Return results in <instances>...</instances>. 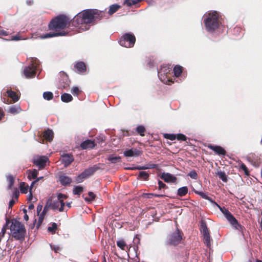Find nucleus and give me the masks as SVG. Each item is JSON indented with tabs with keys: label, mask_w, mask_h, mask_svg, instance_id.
<instances>
[{
	"label": "nucleus",
	"mask_w": 262,
	"mask_h": 262,
	"mask_svg": "<svg viewBox=\"0 0 262 262\" xmlns=\"http://www.w3.org/2000/svg\"><path fill=\"white\" fill-rule=\"evenodd\" d=\"M104 16V12L103 11L95 9L84 10L74 17L72 24L81 30H87L91 25L101 19Z\"/></svg>",
	"instance_id": "obj_1"
},
{
	"label": "nucleus",
	"mask_w": 262,
	"mask_h": 262,
	"mask_svg": "<svg viewBox=\"0 0 262 262\" xmlns=\"http://www.w3.org/2000/svg\"><path fill=\"white\" fill-rule=\"evenodd\" d=\"M204 23L208 32L214 31L219 26V14L216 11H210L204 15Z\"/></svg>",
	"instance_id": "obj_2"
},
{
	"label": "nucleus",
	"mask_w": 262,
	"mask_h": 262,
	"mask_svg": "<svg viewBox=\"0 0 262 262\" xmlns=\"http://www.w3.org/2000/svg\"><path fill=\"white\" fill-rule=\"evenodd\" d=\"M10 231L12 236L17 240L23 238L26 232L24 225L16 220L12 221Z\"/></svg>",
	"instance_id": "obj_3"
},
{
	"label": "nucleus",
	"mask_w": 262,
	"mask_h": 262,
	"mask_svg": "<svg viewBox=\"0 0 262 262\" xmlns=\"http://www.w3.org/2000/svg\"><path fill=\"white\" fill-rule=\"evenodd\" d=\"M69 23V19L67 16L61 15L52 19L49 25V27L50 30L58 31L66 28Z\"/></svg>",
	"instance_id": "obj_4"
},
{
	"label": "nucleus",
	"mask_w": 262,
	"mask_h": 262,
	"mask_svg": "<svg viewBox=\"0 0 262 262\" xmlns=\"http://www.w3.org/2000/svg\"><path fill=\"white\" fill-rule=\"evenodd\" d=\"M216 206L219 208L222 213L224 214L226 219L232 225V226L237 230L242 231L243 230L242 226L238 224L236 219L229 211V210L224 207H221L216 203Z\"/></svg>",
	"instance_id": "obj_5"
},
{
	"label": "nucleus",
	"mask_w": 262,
	"mask_h": 262,
	"mask_svg": "<svg viewBox=\"0 0 262 262\" xmlns=\"http://www.w3.org/2000/svg\"><path fill=\"white\" fill-rule=\"evenodd\" d=\"M67 198V196L62 193H58L57 194V199L53 200L51 199V209L54 211L58 210L60 212H62L64 210V206L65 203L64 200Z\"/></svg>",
	"instance_id": "obj_6"
},
{
	"label": "nucleus",
	"mask_w": 262,
	"mask_h": 262,
	"mask_svg": "<svg viewBox=\"0 0 262 262\" xmlns=\"http://www.w3.org/2000/svg\"><path fill=\"white\" fill-rule=\"evenodd\" d=\"M37 62L38 60L36 59H32V63L24 68L23 72L27 78H32L35 77L36 71L39 70Z\"/></svg>",
	"instance_id": "obj_7"
},
{
	"label": "nucleus",
	"mask_w": 262,
	"mask_h": 262,
	"mask_svg": "<svg viewBox=\"0 0 262 262\" xmlns=\"http://www.w3.org/2000/svg\"><path fill=\"white\" fill-rule=\"evenodd\" d=\"M171 68L169 66L164 65L158 71V77L160 80L166 84H170L173 82L168 78L167 74L169 73Z\"/></svg>",
	"instance_id": "obj_8"
},
{
	"label": "nucleus",
	"mask_w": 262,
	"mask_h": 262,
	"mask_svg": "<svg viewBox=\"0 0 262 262\" xmlns=\"http://www.w3.org/2000/svg\"><path fill=\"white\" fill-rule=\"evenodd\" d=\"M135 41V36L133 34L126 33L121 37L119 43L121 46L126 48H131L134 45Z\"/></svg>",
	"instance_id": "obj_9"
},
{
	"label": "nucleus",
	"mask_w": 262,
	"mask_h": 262,
	"mask_svg": "<svg viewBox=\"0 0 262 262\" xmlns=\"http://www.w3.org/2000/svg\"><path fill=\"white\" fill-rule=\"evenodd\" d=\"M182 239L181 231L177 229L176 231L169 234L167 237V244L170 245H177Z\"/></svg>",
	"instance_id": "obj_10"
},
{
	"label": "nucleus",
	"mask_w": 262,
	"mask_h": 262,
	"mask_svg": "<svg viewBox=\"0 0 262 262\" xmlns=\"http://www.w3.org/2000/svg\"><path fill=\"white\" fill-rule=\"evenodd\" d=\"M99 169L98 165H95L92 167H91L85 169L83 172L79 175L76 181L77 183H80L82 182L83 180L92 175L95 171Z\"/></svg>",
	"instance_id": "obj_11"
},
{
	"label": "nucleus",
	"mask_w": 262,
	"mask_h": 262,
	"mask_svg": "<svg viewBox=\"0 0 262 262\" xmlns=\"http://www.w3.org/2000/svg\"><path fill=\"white\" fill-rule=\"evenodd\" d=\"M201 231L204 236V242L207 247L210 246V236L206 224L204 222L201 223Z\"/></svg>",
	"instance_id": "obj_12"
},
{
	"label": "nucleus",
	"mask_w": 262,
	"mask_h": 262,
	"mask_svg": "<svg viewBox=\"0 0 262 262\" xmlns=\"http://www.w3.org/2000/svg\"><path fill=\"white\" fill-rule=\"evenodd\" d=\"M48 160V158L45 156L36 157L33 159V162L40 169L43 168Z\"/></svg>",
	"instance_id": "obj_13"
},
{
	"label": "nucleus",
	"mask_w": 262,
	"mask_h": 262,
	"mask_svg": "<svg viewBox=\"0 0 262 262\" xmlns=\"http://www.w3.org/2000/svg\"><path fill=\"white\" fill-rule=\"evenodd\" d=\"M61 162L64 164L65 167L70 165L74 161L73 156L69 154H64L62 155Z\"/></svg>",
	"instance_id": "obj_14"
},
{
	"label": "nucleus",
	"mask_w": 262,
	"mask_h": 262,
	"mask_svg": "<svg viewBox=\"0 0 262 262\" xmlns=\"http://www.w3.org/2000/svg\"><path fill=\"white\" fill-rule=\"evenodd\" d=\"M161 178L167 183H174L177 180V178L169 173H163Z\"/></svg>",
	"instance_id": "obj_15"
},
{
	"label": "nucleus",
	"mask_w": 262,
	"mask_h": 262,
	"mask_svg": "<svg viewBox=\"0 0 262 262\" xmlns=\"http://www.w3.org/2000/svg\"><path fill=\"white\" fill-rule=\"evenodd\" d=\"M208 147L214 151L216 154L219 155L224 156L226 152V150L223 147L220 146H215L210 144L208 146Z\"/></svg>",
	"instance_id": "obj_16"
},
{
	"label": "nucleus",
	"mask_w": 262,
	"mask_h": 262,
	"mask_svg": "<svg viewBox=\"0 0 262 262\" xmlns=\"http://www.w3.org/2000/svg\"><path fill=\"white\" fill-rule=\"evenodd\" d=\"M123 154L126 157H137L141 154V151L136 148H132L125 151Z\"/></svg>",
	"instance_id": "obj_17"
},
{
	"label": "nucleus",
	"mask_w": 262,
	"mask_h": 262,
	"mask_svg": "<svg viewBox=\"0 0 262 262\" xmlns=\"http://www.w3.org/2000/svg\"><path fill=\"white\" fill-rule=\"evenodd\" d=\"M95 145L94 141L91 140H86L82 142L80 144V147L83 149L93 148Z\"/></svg>",
	"instance_id": "obj_18"
},
{
	"label": "nucleus",
	"mask_w": 262,
	"mask_h": 262,
	"mask_svg": "<svg viewBox=\"0 0 262 262\" xmlns=\"http://www.w3.org/2000/svg\"><path fill=\"white\" fill-rule=\"evenodd\" d=\"M67 33L65 31H61L59 33H47L40 36L41 39H45L58 36H64Z\"/></svg>",
	"instance_id": "obj_19"
},
{
	"label": "nucleus",
	"mask_w": 262,
	"mask_h": 262,
	"mask_svg": "<svg viewBox=\"0 0 262 262\" xmlns=\"http://www.w3.org/2000/svg\"><path fill=\"white\" fill-rule=\"evenodd\" d=\"M75 68L76 69L77 72L79 73H83L86 70V66L84 62H78L74 66Z\"/></svg>",
	"instance_id": "obj_20"
},
{
	"label": "nucleus",
	"mask_w": 262,
	"mask_h": 262,
	"mask_svg": "<svg viewBox=\"0 0 262 262\" xmlns=\"http://www.w3.org/2000/svg\"><path fill=\"white\" fill-rule=\"evenodd\" d=\"M59 181L62 185H68L71 183L72 180L68 176L61 175L59 177Z\"/></svg>",
	"instance_id": "obj_21"
},
{
	"label": "nucleus",
	"mask_w": 262,
	"mask_h": 262,
	"mask_svg": "<svg viewBox=\"0 0 262 262\" xmlns=\"http://www.w3.org/2000/svg\"><path fill=\"white\" fill-rule=\"evenodd\" d=\"M28 178L29 180L35 179L38 175V171L35 169L33 170H28L27 171Z\"/></svg>",
	"instance_id": "obj_22"
},
{
	"label": "nucleus",
	"mask_w": 262,
	"mask_h": 262,
	"mask_svg": "<svg viewBox=\"0 0 262 262\" xmlns=\"http://www.w3.org/2000/svg\"><path fill=\"white\" fill-rule=\"evenodd\" d=\"M54 133L53 132L48 129L44 132L43 137L48 141L51 142L53 140Z\"/></svg>",
	"instance_id": "obj_23"
},
{
	"label": "nucleus",
	"mask_w": 262,
	"mask_h": 262,
	"mask_svg": "<svg viewBox=\"0 0 262 262\" xmlns=\"http://www.w3.org/2000/svg\"><path fill=\"white\" fill-rule=\"evenodd\" d=\"M21 111V109L20 107L17 105L10 106L9 108V112L12 114H18Z\"/></svg>",
	"instance_id": "obj_24"
},
{
	"label": "nucleus",
	"mask_w": 262,
	"mask_h": 262,
	"mask_svg": "<svg viewBox=\"0 0 262 262\" xmlns=\"http://www.w3.org/2000/svg\"><path fill=\"white\" fill-rule=\"evenodd\" d=\"M188 191V189L187 186H183L179 188L177 191V195L180 196H185Z\"/></svg>",
	"instance_id": "obj_25"
},
{
	"label": "nucleus",
	"mask_w": 262,
	"mask_h": 262,
	"mask_svg": "<svg viewBox=\"0 0 262 262\" xmlns=\"http://www.w3.org/2000/svg\"><path fill=\"white\" fill-rule=\"evenodd\" d=\"M6 93L8 94V96L11 98L14 102H16L19 100V97L14 91L8 90Z\"/></svg>",
	"instance_id": "obj_26"
},
{
	"label": "nucleus",
	"mask_w": 262,
	"mask_h": 262,
	"mask_svg": "<svg viewBox=\"0 0 262 262\" xmlns=\"http://www.w3.org/2000/svg\"><path fill=\"white\" fill-rule=\"evenodd\" d=\"M61 99L64 102H69L73 99L71 95L68 93H64L61 96Z\"/></svg>",
	"instance_id": "obj_27"
},
{
	"label": "nucleus",
	"mask_w": 262,
	"mask_h": 262,
	"mask_svg": "<svg viewBox=\"0 0 262 262\" xmlns=\"http://www.w3.org/2000/svg\"><path fill=\"white\" fill-rule=\"evenodd\" d=\"M46 213L45 212H44L43 211H42L41 212H40L39 213V214H37V215L38 216V222H37V228H39V227L41 224V223L44 219L45 215H46Z\"/></svg>",
	"instance_id": "obj_28"
},
{
	"label": "nucleus",
	"mask_w": 262,
	"mask_h": 262,
	"mask_svg": "<svg viewBox=\"0 0 262 262\" xmlns=\"http://www.w3.org/2000/svg\"><path fill=\"white\" fill-rule=\"evenodd\" d=\"M182 72V67L180 66L177 65L173 68V73L176 77H179Z\"/></svg>",
	"instance_id": "obj_29"
},
{
	"label": "nucleus",
	"mask_w": 262,
	"mask_h": 262,
	"mask_svg": "<svg viewBox=\"0 0 262 262\" xmlns=\"http://www.w3.org/2000/svg\"><path fill=\"white\" fill-rule=\"evenodd\" d=\"M121 158L119 156H114L112 155L108 157L109 160L112 163H117L120 162Z\"/></svg>",
	"instance_id": "obj_30"
},
{
	"label": "nucleus",
	"mask_w": 262,
	"mask_h": 262,
	"mask_svg": "<svg viewBox=\"0 0 262 262\" xmlns=\"http://www.w3.org/2000/svg\"><path fill=\"white\" fill-rule=\"evenodd\" d=\"M120 8V6L117 4L113 5L110 6L109 10H108V13L110 15L113 14L115 12H116L118 9Z\"/></svg>",
	"instance_id": "obj_31"
},
{
	"label": "nucleus",
	"mask_w": 262,
	"mask_h": 262,
	"mask_svg": "<svg viewBox=\"0 0 262 262\" xmlns=\"http://www.w3.org/2000/svg\"><path fill=\"white\" fill-rule=\"evenodd\" d=\"M7 181L8 182V189L11 190L15 189V188L13 187L14 179L12 176H9L7 177Z\"/></svg>",
	"instance_id": "obj_32"
},
{
	"label": "nucleus",
	"mask_w": 262,
	"mask_h": 262,
	"mask_svg": "<svg viewBox=\"0 0 262 262\" xmlns=\"http://www.w3.org/2000/svg\"><path fill=\"white\" fill-rule=\"evenodd\" d=\"M36 179L34 181H33L31 185H30V196H29V200H31V198L32 197V193L31 192V190H32V188L33 187V186H34V185L35 184H36L38 181H39V180H41L42 179H43V177H40L39 178H36Z\"/></svg>",
	"instance_id": "obj_33"
},
{
	"label": "nucleus",
	"mask_w": 262,
	"mask_h": 262,
	"mask_svg": "<svg viewBox=\"0 0 262 262\" xmlns=\"http://www.w3.org/2000/svg\"><path fill=\"white\" fill-rule=\"evenodd\" d=\"M52 206V204H51V199H49L47 202H46V204L42 210V211H43L44 212H45L46 213H47L49 210L51 208V206Z\"/></svg>",
	"instance_id": "obj_34"
},
{
	"label": "nucleus",
	"mask_w": 262,
	"mask_h": 262,
	"mask_svg": "<svg viewBox=\"0 0 262 262\" xmlns=\"http://www.w3.org/2000/svg\"><path fill=\"white\" fill-rule=\"evenodd\" d=\"M20 192L23 193H27L28 190V185H26L24 182L20 184Z\"/></svg>",
	"instance_id": "obj_35"
},
{
	"label": "nucleus",
	"mask_w": 262,
	"mask_h": 262,
	"mask_svg": "<svg viewBox=\"0 0 262 262\" xmlns=\"http://www.w3.org/2000/svg\"><path fill=\"white\" fill-rule=\"evenodd\" d=\"M43 97L46 100H50L53 98V95L51 92H46L43 94Z\"/></svg>",
	"instance_id": "obj_36"
},
{
	"label": "nucleus",
	"mask_w": 262,
	"mask_h": 262,
	"mask_svg": "<svg viewBox=\"0 0 262 262\" xmlns=\"http://www.w3.org/2000/svg\"><path fill=\"white\" fill-rule=\"evenodd\" d=\"M83 191V187L80 186H75L73 189V193L74 194L80 195Z\"/></svg>",
	"instance_id": "obj_37"
},
{
	"label": "nucleus",
	"mask_w": 262,
	"mask_h": 262,
	"mask_svg": "<svg viewBox=\"0 0 262 262\" xmlns=\"http://www.w3.org/2000/svg\"><path fill=\"white\" fill-rule=\"evenodd\" d=\"M195 193L200 196H201L202 198L207 200H210V198L208 196L207 194L205 192H204L203 191H195Z\"/></svg>",
	"instance_id": "obj_38"
},
{
	"label": "nucleus",
	"mask_w": 262,
	"mask_h": 262,
	"mask_svg": "<svg viewBox=\"0 0 262 262\" xmlns=\"http://www.w3.org/2000/svg\"><path fill=\"white\" fill-rule=\"evenodd\" d=\"M217 175L223 181L226 182H227V177L225 173L223 171H218L217 173Z\"/></svg>",
	"instance_id": "obj_39"
},
{
	"label": "nucleus",
	"mask_w": 262,
	"mask_h": 262,
	"mask_svg": "<svg viewBox=\"0 0 262 262\" xmlns=\"http://www.w3.org/2000/svg\"><path fill=\"white\" fill-rule=\"evenodd\" d=\"M141 0H125L124 4H126L128 6H131L137 4Z\"/></svg>",
	"instance_id": "obj_40"
},
{
	"label": "nucleus",
	"mask_w": 262,
	"mask_h": 262,
	"mask_svg": "<svg viewBox=\"0 0 262 262\" xmlns=\"http://www.w3.org/2000/svg\"><path fill=\"white\" fill-rule=\"evenodd\" d=\"M149 177L148 173L146 171H140L139 173V177L142 179L144 180H147Z\"/></svg>",
	"instance_id": "obj_41"
},
{
	"label": "nucleus",
	"mask_w": 262,
	"mask_h": 262,
	"mask_svg": "<svg viewBox=\"0 0 262 262\" xmlns=\"http://www.w3.org/2000/svg\"><path fill=\"white\" fill-rule=\"evenodd\" d=\"M165 138L173 141L176 139V135L173 134H165L164 135Z\"/></svg>",
	"instance_id": "obj_42"
},
{
	"label": "nucleus",
	"mask_w": 262,
	"mask_h": 262,
	"mask_svg": "<svg viewBox=\"0 0 262 262\" xmlns=\"http://www.w3.org/2000/svg\"><path fill=\"white\" fill-rule=\"evenodd\" d=\"M136 131L141 136H143L144 135V133L145 132V128L142 125L138 126L136 128Z\"/></svg>",
	"instance_id": "obj_43"
},
{
	"label": "nucleus",
	"mask_w": 262,
	"mask_h": 262,
	"mask_svg": "<svg viewBox=\"0 0 262 262\" xmlns=\"http://www.w3.org/2000/svg\"><path fill=\"white\" fill-rule=\"evenodd\" d=\"M57 229V224L55 223H53L51 226H50L48 228V230L52 233H55V231Z\"/></svg>",
	"instance_id": "obj_44"
},
{
	"label": "nucleus",
	"mask_w": 262,
	"mask_h": 262,
	"mask_svg": "<svg viewBox=\"0 0 262 262\" xmlns=\"http://www.w3.org/2000/svg\"><path fill=\"white\" fill-rule=\"evenodd\" d=\"M117 245L122 250H124L126 247V244L123 240H120L117 241Z\"/></svg>",
	"instance_id": "obj_45"
},
{
	"label": "nucleus",
	"mask_w": 262,
	"mask_h": 262,
	"mask_svg": "<svg viewBox=\"0 0 262 262\" xmlns=\"http://www.w3.org/2000/svg\"><path fill=\"white\" fill-rule=\"evenodd\" d=\"M188 176H189L191 179L196 180L198 179V174L194 170H191L188 174Z\"/></svg>",
	"instance_id": "obj_46"
},
{
	"label": "nucleus",
	"mask_w": 262,
	"mask_h": 262,
	"mask_svg": "<svg viewBox=\"0 0 262 262\" xmlns=\"http://www.w3.org/2000/svg\"><path fill=\"white\" fill-rule=\"evenodd\" d=\"M176 138L179 141H186L187 139L186 137L182 134H177L176 135Z\"/></svg>",
	"instance_id": "obj_47"
},
{
	"label": "nucleus",
	"mask_w": 262,
	"mask_h": 262,
	"mask_svg": "<svg viewBox=\"0 0 262 262\" xmlns=\"http://www.w3.org/2000/svg\"><path fill=\"white\" fill-rule=\"evenodd\" d=\"M88 194H89V196H90V198H85L84 199L85 201L90 202V201L93 200L95 199V195L94 194L93 192H89Z\"/></svg>",
	"instance_id": "obj_48"
},
{
	"label": "nucleus",
	"mask_w": 262,
	"mask_h": 262,
	"mask_svg": "<svg viewBox=\"0 0 262 262\" xmlns=\"http://www.w3.org/2000/svg\"><path fill=\"white\" fill-rule=\"evenodd\" d=\"M22 39H26V38H23L20 36H19L18 34H17L16 35L12 36L11 37V38L9 40H13V41H18V40H22Z\"/></svg>",
	"instance_id": "obj_49"
},
{
	"label": "nucleus",
	"mask_w": 262,
	"mask_h": 262,
	"mask_svg": "<svg viewBox=\"0 0 262 262\" xmlns=\"http://www.w3.org/2000/svg\"><path fill=\"white\" fill-rule=\"evenodd\" d=\"M71 93L73 95L78 96L79 93V90L77 86L73 87L71 90Z\"/></svg>",
	"instance_id": "obj_50"
},
{
	"label": "nucleus",
	"mask_w": 262,
	"mask_h": 262,
	"mask_svg": "<svg viewBox=\"0 0 262 262\" xmlns=\"http://www.w3.org/2000/svg\"><path fill=\"white\" fill-rule=\"evenodd\" d=\"M12 191L13 195L14 198L16 199H17L18 198V196L19 195V192L17 188L13 189L11 190Z\"/></svg>",
	"instance_id": "obj_51"
},
{
	"label": "nucleus",
	"mask_w": 262,
	"mask_h": 262,
	"mask_svg": "<svg viewBox=\"0 0 262 262\" xmlns=\"http://www.w3.org/2000/svg\"><path fill=\"white\" fill-rule=\"evenodd\" d=\"M52 250H54L55 252H58L60 251L61 249L59 246L57 245H51Z\"/></svg>",
	"instance_id": "obj_52"
},
{
	"label": "nucleus",
	"mask_w": 262,
	"mask_h": 262,
	"mask_svg": "<svg viewBox=\"0 0 262 262\" xmlns=\"http://www.w3.org/2000/svg\"><path fill=\"white\" fill-rule=\"evenodd\" d=\"M241 168L244 171V172L246 175H249V172H248L247 168L245 164H241Z\"/></svg>",
	"instance_id": "obj_53"
},
{
	"label": "nucleus",
	"mask_w": 262,
	"mask_h": 262,
	"mask_svg": "<svg viewBox=\"0 0 262 262\" xmlns=\"http://www.w3.org/2000/svg\"><path fill=\"white\" fill-rule=\"evenodd\" d=\"M155 167V165H152V166H151L150 167H146V166H139L137 168V169H139V170L146 169L148 168H154Z\"/></svg>",
	"instance_id": "obj_54"
},
{
	"label": "nucleus",
	"mask_w": 262,
	"mask_h": 262,
	"mask_svg": "<svg viewBox=\"0 0 262 262\" xmlns=\"http://www.w3.org/2000/svg\"><path fill=\"white\" fill-rule=\"evenodd\" d=\"M42 207H43V206L41 204H39L37 206V209H36L37 214H39V213L42 211Z\"/></svg>",
	"instance_id": "obj_55"
},
{
	"label": "nucleus",
	"mask_w": 262,
	"mask_h": 262,
	"mask_svg": "<svg viewBox=\"0 0 262 262\" xmlns=\"http://www.w3.org/2000/svg\"><path fill=\"white\" fill-rule=\"evenodd\" d=\"M158 185L159 189L164 188L166 187V185L164 183H163L161 181H158Z\"/></svg>",
	"instance_id": "obj_56"
},
{
	"label": "nucleus",
	"mask_w": 262,
	"mask_h": 262,
	"mask_svg": "<svg viewBox=\"0 0 262 262\" xmlns=\"http://www.w3.org/2000/svg\"><path fill=\"white\" fill-rule=\"evenodd\" d=\"M6 228L4 227H3V228L2 229L1 232H0V240L4 236L6 233Z\"/></svg>",
	"instance_id": "obj_57"
},
{
	"label": "nucleus",
	"mask_w": 262,
	"mask_h": 262,
	"mask_svg": "<svg viewBox=\"0 0 262 262\" xmlns=\"http://www.w3.org/2000/svg\"><path fill=\"white\" fill-rule=\"evenodd\" d=\"M64 78H65V80L66 81V84L63 85H61V87H62L63 88H65L66 87H67L68 85H69V81H68V77L67 75L64 76Z\"/></svg>",
	"instance_id": "obj_58"
},
{
	"label": "nucleus",
	"mask_w": 262,
	"mask_h": 262,
	"mask_svg": "<svg viewBox=\"0 0 262 262\" xmlns=\"http://www.w3.org/2000/svg\"><path fill=\"white\" fill-rule=\"evenodd\" d=\"M8 35V33L4 30L0 31V36H7Z\"/></svg>",
	"instance_id": "obj_59"
},
{
	"label": "nucleus",
	"mask_w": 262,
	"mask_h": 262,
	"mask_svg": "<svg viewBox=\"0 0 262 262\" xmlns=\"http://www.w3.org/2000/svg\"><path fill=\"white\" fill-rule=\"evenodd\" d=\"M15 203V201L13 200H11L9 202V207H11Z\"/></svg>",
	"instance_id": "obj_60"
},
{
	"label": "nucleus",
	"mask_w": 262,
	"mask_h": 262,
	"mask_svg": "<svg viewBox=\"0 0 262 262\" xmlns=\"http://www.w3.org/2000/svg\"><path fill=\"white\" fill-rule=\"evenodd\" d=\"M150 195H151L152 196H155L156 197H163L164 196H165L163 194H150Z\"/></svg>",
	"instance_id": "obj_61"
},
{
	"label": "nucleus",
	"mask_w": 262,
	"mask_h": 262,
	"mask_svg": "<svg viewBox=\"0 0 262 262\" xmlns=\"http://www.w3.org/2000/svg\"><path fill=\"white\" fill-rule=\"evenodd\" d=\"M33 2L32 0H27L26 3L28 5H31L33 4Z\"/></svg>",
	"instance_id": "obj_62"
},
{
	"label": "nucleus",
	"mask_w": 262,
	"mask_h": 262,
	"mask_svg": "<svg viewBox=\"0 0 262 262\" xmlns=\"http://www.w3.org/2000/svg\"><path fill=\"white\" fill-rule=\"evenodd\" d=\"M4 116V114L2 110L0 109V120L2 119L3 116Z\"/></svg>",
	"instance_id": "obj_63"
},
{
	"label": "nucleus",
	"mask_w": 262,
	"mask_h": 262,
	"mask_svg": "<svg viewBox=\"0 0 262 262\" xmlns=\"http://www.w3.org/2000/svg\"><path fill=\"white\" fill-rule=\"evenodd\" d=\"M34 206L33 204L29 205L28 208L30 210L33 209L34 208Z\"/></svg>",
	"instance_id": "obj_64"
}]
</instances>
